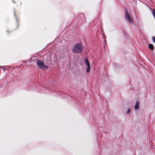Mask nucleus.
Wrapping results in <instances>:
<instances>
[{"label": "nucleus", "mask_w": 155, "mask_h": 155, "mask_svg": "<svg viewBox=\"0 0 155 155\" xmlns=\"http://www.w3.org/2000/svg\"><path fill=\"white\" fill-rule=\"evenodd\" d=\"M83 49L82 44L78 43L74 45L73 48V51L74 53H80L81 52Z\"/></svg>", "instance_id": "obj_1"}, {"label": "nucleus", "mask_w": 155, "mask_h": 155, "mask_svg": "<svg viewBox=\"0 0 155 155\" xmlns=\"http://www.w3.org/2000/svg\"><path fill=\"white\" fill-rule=\"evenodd\" d=\"M124 10L125 14L124 15V17L126 20L130 24H134L128 10L126 8H125Z\"/></svg>", "instance_id": "obj_2"}, {"label": "nucleus", "mask_w": 155, "mask_h": 155, "mask_svg": "<svg viewBox=\"0 0 155 155\" xmlns=\"http://www.w3.org/2000/svg\"><path fill=\"white\" fill-rule=\"evenodd\" d=\"M37 65L41 69H45L48 68V66L45 65L43 61L40 60H37L36 61Z\"/></svg>", "instance_id": "obj_3"}, {"label": "nucleus", "mask_w": 155, "mask_h": 155, "mask_svg": "<svg viewBox=\"0 0 155 155\" xmlns=\"http://www.w3.org/2000/svg\"><path fill=\"white\" fill-rule=\"evenodd\" d=\"M85 63L87 65V66L90 65V63L88 61V59L87 58H85L84 59Z\"/></svg>", "instance_id": "obj_4"}, {"label": "nucleus", "mask_w": 155, "mask_h": 155, "mask_svg": "<svg viewBox=\"0 0 155 155\" xmlns=\"http://www.w3.org/2000/svg\"><path fill=\"white\" fill-rule=\"evenodd\" d=\"M139 103L138 101H137L134 106V108L136 110H137L139 108Z\"/></svg>", "instance_id": "obj_5"}, {"label": "nucleus", "mask_w": 155, "mask_h": 155, "mask_svg": "<svg viewBox=\"0 0 155 155\" xmlns=\"http://www.w3.org/2000/svg\"><path fill=\"white\" fill-rule=\"evenodd\" d=\"M148 47L151 50H153L154 48V46H153V45L151 44H150L149 45Z\"/></svg>", "instance_id": "obj_6"}, {"label": "nucleus", "mask_w": 155, "mask_h": 155, "mask_svg": "<svg viewBox=\"0 0 155 155\" xmlns=\"http://www.w3.org/2000/svg\"><path fill=\"white\" fill-rule=\"evenodd\" d=\"M78 17H80V18H81L82 19H83V18H85V17L84 16V15L82 13H81V14H80L79 15Z\"/></svg>", "instance_id": "obj_7"}, {"label": "nucleus", "mask_w": 155, "mask_h": 155, "mask_svg": "<svg viewBox=\"0 0 155 155\" xmlns=\"http://www.w3.org/2000/svg\"><path fill=\"white\" fill-rule=\"evenodd\" d=\"M90 69V65L87 66V68L86 69V71L87 72H89Z\"/></svg>", "instance_id": "obj_8"}, {"label": "nucleus", "mask_w": 155, "mask_h": 155, "mask_svg": "<svg viewBox=\"0 0 155 155\" xmlns=\"http://www.w3.org/2000/svg\"><path fill=\"white\" fill-rule=\"evenodd\" d=\"M130 108H129L127 110V112L126 113V114H129L130 113Z\"/></svg>", "instance_id": "obj_9"}, {"label": "nucleus", "mask_w": 155, "mask_h": 155, "mask_svg": "<svg viewBox=\"0 0 155 155\" xmlns=\"http://www.w3.org/2000/svg\"><path fill=\"white\" fill-rule=\"evenodd\" d=\"M0 67H2V68L3 69V70H4V71H5L6 70L7 68H5L4 66H0Z\"/></svg>", "instance_id": "obj_10"}, {"label": "nucleus", "mask_w": 155, "mask_h": 155, "mask_svg": "<svg viewBox=\"0 0 155 155\" xmlns=\"http://www.w3.org/2000/svg\"><path fill=\"white\" fill-rule=\"evenodd\" d=\"M152 40L153 41V42L154 43H155V37H153L152 38Z\"/></svg>", "instance_id": "obj_11"}, {"label": "nucleus", "mask_w": 155, "mask_h": 155, "mask_svg": "<svg viewBox=\"0 0 155 155\" xmlns=\"http://www.w3.org/2000/svg\"><path fill=\"white\" fill-rule=\"evenodd\" d=\"M123 32H124V35H125L127 34L126 33V32H125V31H124Z\"/></svg>", "instance_id": "obj_12"}, {"label": "nucleus", "mask_w": 155, "mask_h": 155, "mask_svg": "<svg viewBox=\"0 0 155 155\" xmlns=\"http://www.w3.org/2000/svg\"><path fill=\"white\" fill-rule=\"evenodd\" d=\"M14 14L15 16V17H16V13H15V11H14Z\"/></svg>", "instance_id": "obj_13"}, {"label": "nucleus", "mask_w": 155, "mask_h": 155, "mask_svg": "<svg viewBox=\"0 0 155 155\" xmlns=\"http://www.w3.org/2000/svg\"><path fill=\"white\" fill-rule=\"evenodd\" d=\"M13 1V2L14 3H15V1Z\"/></svg>", "instance_id": "obj_14"}]
</instances>
